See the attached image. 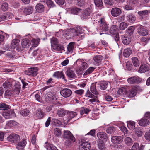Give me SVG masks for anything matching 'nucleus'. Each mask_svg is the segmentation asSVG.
I'll list each match as a JSON object with an SVG mask.
<instances>
[{
	"instance_id": "obj_1",
	"label": "nucleus",
	"mask_w": 150,
	"mask_h": 150,
	"mask_svg": "<svg viewBox=\"0 0 150 150\" xmlns=\"http://www.w3.org/2000/svg\"><path fill=\"white\" fill-rule=\"evenodd\" d=\"M83 30L79 26L76 27V39L79 41L83 38L84 36L83 33Z\"/></svg>"
},
{
	"instance_id": "obj_2",
	"label": "nucleus",
	"mask_w": 150,
	"mask_h": 150,
	"mask_svg": "<svg viewBox=\"0 0 150 150\" xmlns=\"http://www.w3.org/2000/svg\"><path fill=\"white\" fill-rule=\"evenodd\" d=\"M78 143L80 144L79 146L80 150H88L91 147L90 143L88 141L81 140L79 141Z\"/></svg>"
},
{
	"instance_id": "obj_3",
	"label": "nucleus",
	"mask_w": 150,
	"mask_h": 150,
	"mask_svg": "<svg viewBox=\"0 0 150 150\" xmlns=\"http://www.w3.org/2000/svg\"><path fill=\"white\" fill-rule=\"evenodd\" d=\"M20 139L19 136L16 134H11L7 137L8 140L13 143L19 141Z\"/></svg>"
},
{
	"instance_id": "obj_4",
	"label": "nucleus",
	"mask_w": 150,
	"mask_h": 150,
	"mask_svg": "<svg viewBox=\"0 0 150 150\" xmlns=\"http://www.w3.org/2000/svg\"><path fill=\"white\" fill-rule=\"evenodd\" d=\"M38 69L37 67L30 68L25 71V73L27 75L35 76L37 74Z\"/></svg>"
},
{
	"instance_id": "obj_5",
	"label": "nucleus",
	"mask_w": 150,
	"mask_h": 150,
	"mask_svg": "<svg viewBox=\"0 0 150 150\" xmlns=\"http://www.w3.org/2000/svg\"><path fill=\"white\" fill-rule=\"evenodd\" d=\"M142 79L138 76H133L128 78L127 81L128 83L131 84L140 83Z\"/></svg>"
},
{
	"instance_id": "obj_6",
	"label": "nucleus",
	"mask_w": 150,
	"mask_h": 150,
	"mask_svg": "<svg viewBox=\"0 0 150 150\" xmlns=\"http://www.w3.org/2000/svg\"><path fill=\"white\" fill-rule=\"evenodd\" d=\"M15 115L13 110H6L3 113V116L6 119L12 118L14 117Z\"/></svg>"
},
{
	"instance_id": "obj_7",
	"label": "nucleus",
	"mask_w": 150,
	"mask_h": 150,
	"mask_svg": "<svg viewBox=\"0 0 150 150\" xmlns=\"http://www.w3.org/2000/svg\"><path fill=\"white\" fill-rule=\"evenodd\" d=\"M103 59L101 55H97L94 56L92 60V63L95 65H98L100 63Z\"/></svg>"
},
{
	"instance_id": "obj_8",
	"label": "nucleus",
	"mask_w": 150,
	"mask_h": 150,
	"mask_svg": "<svg viewBox=\"0 0 150 150\" xmlns=\"http://www.w3.org/2000/svg\"><path fill=\"white\" fill-rule=\"evenodd\" d=\"M99 22L100 23L101 28L103 31H107L108 30V26L104 18H101Z\"/></svg>"
},
{
	"instance_id": "obj_9",
	"label": "nucleus",
	"mask_w": 150,
	"mask_h": 150,
	"mask_svg": "<svg viewBox=\"0 0 150 150\" xmlns=\"http://www.w3.org/2000/svg\"><path fill=\"white\" fill-rule=\"evenodd\" d=\"M54 93L51 92H48L45 95L46 100L52 101H55L57 99Z\"/></svg>"
},
{
	"instance_id": "obj_10",
	"label": "nucleus",
	"mask_w": 150,
	"mask_h": 150,
	"mask_svg": "<svg viewBox=\"0 0 150 150\" xmlns=\"http://www.w3.org/2000/svg\"><path fill=\"white\" fill-rule=\"evenodd\" d=\"M121 9L117 7L112 8L111 11V15L113 17H116L119 16L121 13Z\"/></svg>"
},
{
	"instance_id": "obj_11",
	"label": "nucleus",
	"mask_w": 150,
	"mask_h": 150,
	"mask_svg": "<svg viewBox=\"0 0 150 150\" xmlns=\"http://www.w3.org/2000/svg\"><path fill=\"white\" fill-rule=\"evenodd\" d=\"M85 96L87 97L91 98V99L89 100V101L90 102L93 103L96 101V99L97 97V96L93 94L89 90L87 91V92L86 93Z\"/></svg>"
},
{
	"instance_id": "obj_12",
	"label": "nucleus",
	"mask_w": 150,
	"mask_h": 150,
	"mask_svg": "<svg viewBox=\"0 0 150 150\" xmlns=\"http://www.w3.org/2000/svg\"><path fill=\"white\" fill-rule=\"evenodd\" d=\"M60 93L64 97H69L72 93L71 91L69 89L65 88L60 91Z\"/></svg>"
},
{
	"instance_id": "obj_13",
	"label": "nucleus",
	"mask_w": 150,
	"mask_h": 150,
	"mask_svg": "<svg viewBox=\"0 0 150 150\" xmlns=\"http://www.w3.org/2000/svg\"><path fill=\"white\" fill-rule=\"evenodd\" d=\"M91 13V11L89 8H87L83 11L81 15V17L82 19L87 18L89 16Z\"/></svg>"
},
{
	"instance_id": "obj_14",
	"label": "nucleus",
	"mask_w": 150,
	"mask_h": 150,
	"mask_svg": "<svg viewBox=\"0 0 150 150\" xmlns=\"http://www.w3.org/2000/svg\"><path fill=\"white\" fill-rule=\"evenodd\" d=\"M26 144V140L23 139L18 143L16 148L18 150H23Z\"/></svg>"
},
{
	"instance_id": "obj_15",
	"label": "nucleus",
	"mask_w": 150,
	"mask_h": 150,
	"mask_svg": "<svg viewBox=\"0 0 150 150\" xmlns=\"http://www.w3.org/2000/svg\"><path fill=\"white\" fill-rule=\"evenodd\" d=\"M149 65L147 64H142L139 68L138 71L140 73H143L148 71L149 70Z\"/></svg>"
},
{
	"instance_id": "obj_16",
	"label": "nucleus",
	"mask_w": 150,
	"mask_h": 150,
	"mask_svg": "<svg viewBox=\"0 0 150 150\" xmlns=\"http://www.w3.org/2000/svg\"><path fill=\"white\" fill-rule=\"evenodd\" d=\"M123 137L120 136H114L111 138V141L115 144L120 143L123 141Z\"/></svg>"
},
{
	"instance_id": "obj_17",
	"label": "nucleus",
	"mask_w": 150,
	"mask_h": 150,
	"mask_svg": "<svg viewBox=\"0 0 150 150\" xmlns=\"http://www.w3.org/2000/svg\"><path fill=\"white\" fill-rule=\"evenodd\" d=\"M138 33L140 35H146L148 34L147 31L143 26H140L138 28Z\"/></svg>"
},
{
	"instance_id": "obj_18",
	"label": "nucleus",
	"mask_w": 150,
	"mask_h": 150,
	"mask_svg": "<svg viewBox=\"0 0 150 150\" xmlns=\"http://www.w3.org/2000/svg\"><path fill=\"white\" fill-rule=\"evenodd\" d=\"M98 138L100 140L103 141H105L108 139V137L106 133L103 132H98L97 134Z\"/></svg>"
},
{
	"instance_id": "obj_19",
	"label": "nucleus",
	"mask_w": 150,
	"mask_h": 150,
	"mask_svg": "<svg viewBox=\"0 0 150 150\" xmlns=\"http://www.w3.org/2000/svg\"><path fill=\"white\" fill-rule=\"evenodd\" d=\"M137 91V88L135 87H133L127 93V95L130 98L133 97L136 95Z\"/></svg>"
},
{
	"instance_id": "obj_20",
	"label": "nucleus",
	"mask_w": 150,
	"mask_h": 150,
	"mask_svg": "<svg viewBox=\"0 0 150 150\" xmlns=\"http://www.w3.org/2000/svg\"><path fill=\"white\" fill-rule=\"evenodd\" d=\"M16 94H19V89L17 88L16 90H14V91H11L9 90H7L5 92L4 95L6 96H10L12 95H15V93Z\"/></svg>"
},
{
	"instance_id": "obj_21",
	"label": "nucleus",
	"mask_w": 150,
	"mask_h": 150,
	"mask_svg": "<svg viewBox=\"0 0 150 150\" xmlns=\"http://www.w3.org/2000/svg\"><path fill=\"white\" fill-rule=\"evenodd\" d=\"M31 44L30 40L27 39H23L22 40L21 44L23 48H27L29 47Z\"/></svg>"
},
{
	"instance_id": "obj_22",
	"label": "nucleus",
	"mask_w": 150,
	"mask_h": 150,
	"mask_svg": "<svg viewBox=\"0 0 150 150\" xmlns=\"http://www.w3.org/2000/svg\"><path fill=\"white\" fill-rule=\"evenodd\" d=\"M149 121L147 119L142 118L139 121V125L142 126H146L149 124Z\"/></svg>"
},
{
	"instance_id": "obj_23",
	"label": "nucleus",
	"mask_w": 150,
	"mask_h": 150,
	"mask_svg": "<svg viewBox=\"0 0 150 150\" xmlns=\"http://www.w3.org/2000/svg\"><path fill=\"white\" fill-rule=\"evenodd\" d=\"M53 76L58 78H62L65 81H67V80L65 79L64 74L62 72H56L53 74Z\"/></svg>"
},
{
	"instance_id": "obj_24",
	"label": "nucleus",
	"mask_w": 150,
	"mask_h": 150,
	"mask_svg": "<svg viewBox=\"0 0 150 150\" xmlns=\"http://www.w3.org/2000/svg\"><path fill=\"white\" fill-rule=\"evenodd\" d=\"M13 15L9 13H4L1 16V19L2 21L9 20L12 18Z\"/></svg>"
},
{
	"instance_id": "obj_25",
	"label": "nucleus",
	"mask_w": 150,
	"mask_h": 150,
	"mask_svg": "<svg viewBox=\"0 0 150 150\" xmlns=\"http://www.w3.org/2000/svg\"><path fill=\"white\" fill-rule=\"evenodd\" d=\"M122 41L124 44L127 45L130 43L131 40L127 35H124L122 36Z\"/></svg>"
},
{
	"instance_id": "obj_26",
	"label": "nucleus",
	"mask_w": 150,
	"mask_h": 150,
	"mask_svg": "<svg viewBox=\"0 0 150 150\" xmlns=\"http://www.w3.org/2000/svg\"><path fill=\"white\" fill-rule=\"evenodd\" d=\"M136 17L131 13L128 14L126 16V19L127 21L129 22L133 23L136 20Z\"/></svg>"
},
{
	"instance_id": "obj_27",
	"label": "nucleus",
	"mask_w": 150,
	"mask_h": 150,
	"mask_svg": "<svg viewBox=\"0 0 150 150\" xmlns=\"http://www.w3.org/2000/svg\"><path fill=\"white\" fill-rule=\"evenodd\" d=\"M150 13L149 11L148 10L140 11L138 12V14L142 18L144 17H147Z\"/></svg>"
},
{
	"instance_id": "obj_28",
	"label": "nucleus",
	"mask_w": 150,
	"mask_h": 150,
	"mask_svg": "<svg viewBox=\"0 0 150 150\" xmlns=\"http://www.w3.org/2000/svg\"><path fill=\"white\" fill-rule=\"evenodd\" d=\"M64 138L65 139L74 138V137L69 131H64Z\"/></svg>"
},
{
	"instance_id": "obj_29",
	"label": "nucleus",
	"mask_w": 150,
	"mask_h": 150,
	"mask_svg": "<svg viewBox=\"0 0 150 150\" xmlns=\"http://www.w3.org/2000/svg\"><path fill=\"white\" fill-rule=\"evenodd\" d=\"M66 74L69 78H73L75 74L73 71V68L68 69L66 71Z\"/></svg>"
},
{
	"instance_id": "obj_30",
	"label": "nucleus",
	"mask_w": 150,
	"mask_h": 150,
	"mask_svg": "<svg viewBox=\"0 0 150 150\" xmlns=\"http://www.w3.org/2000/svg\"><path fill=\"white\" fill-rule=\"evenodd\" d=\"M35 8L37 12L42 13L44 11V7L42 4L39 3L36 5Z\"/></svg>"
},
{
	"instance_id": "obj_31",
	"label": "nucleus",
	"mask_w": 150,
	"mask_h": 150,
	"mask_svg": "<svg viewBox=\"0 0 150 150\" xmlns=\"http://www.w3.org/2000/svg\"><path fill=\"white\" fill-rule=\"evenodd\" d=\"M20 40L18 39H13L12 42L11 44V47L12 48H15V47H17L19 48L18 46V43L20 42Z\"/></svg>"
},
{
	"instance_id": "obj_32",
	"label": "nucleus",
	"mask_w": 150,
	"mask_h": 150,
	"mask_svg": "<svg viewBox=\"0 0 150 150\" xmlns=\"http://www.w3.org/2000/svg\"><path fill=\"white\" fill-rule=\"evenodd\" d=\"M90 91L92 93L95 95H98V94L96 88V84L95 83H92L91 85Z\"/></svg>"
},
{
	"instance_id": "obj_33",
	"label": "nucleus",
	"mask_w": 150,
	"mask_h": 150,
	"mask_svg": "<svg viewBox=\"0 0 150 150\" xmlns=\"http://www.w3.org/2000/svg\"><path fill=\"white\" fill-rule=\"evenodd\" d=\"M67 113V111L63 109H60L58 110L57 112V114L59 117L64 116Z\"/></svg>"
},
{
	"instance_id": "obj_34",
	"label": "nucleus",
	"mask_w": 150,
	"mask_h": 150,
	"mask_svg": "<svg viewBox=\"0 0 150 150\" xmlns=\"http://www.w3.org/2000/svg\"><path fill=\"white\" fill-rule=\"evenodd\" d=\"M117 27L116 25H113L110 28V32L111 34L114 35L116 34L117 32Z\"/></svg>"
},
{
	"instance_id": "obj_35",
	"label": "nucleus",
	"mask_w": 150,
	"mask_h": 150,
	"mask_svg": "<svg viewBox=\"0 0 150 150\" xmlns=\"http://www.w3.org/2000/svg\"><path fill=\"white\" fill-rule=\"evenodd\" d=\"M132 62L133 65L136 67H138L140 65V61L136 57H133L132 58Z\"/></svg>"
},
{
	"instance_id": "obj_36",
	"label": "nucleus",
	"mask_w": 150,
	"mask_h": 150,
	"mask_svg": "<svg viewBox=\"0 0 150 150\" xmlns=\"http://www.w3.org/2000/svg\"><path fill=\"white\" fill-rule=\"evenodd\" d=\"M132 51L129 48H126L124 50L123 54L124 56L126 57H129Z\"/></svg>"
},
{
	"instance_id": "obj_37",
	"label": "nucleus",
	"mask_w": 150,
	"mask_h": 150,
	"mask_svg": "<svg viewBox=\"0 0 150 150\" xmlns=\"http://www.w3.org/2000/svg\"><path fill=\"white\" fill-rule=\"evenodd\" d=\"M127 127L130 129H135V122L132 121H129L127 122Z\"/></svg>"
},
{
	"instance_id": "obj_38",
	"label": "nucleus",
	"mask_w": 150,
	"mask_h": 150,
	"mask_svg": "<svg viewBox=\"0 0 150 150\" xmlns=\"http://www.w3.org/2000/svg\"><path fill=\"white\" fill-rule=\"evenodd\" d=\"M109 85L107 81H102L100 84V88L101 90H105Z\"/></svg>"
},
{
	"instance_id": "obj_39",
	"label": "nucleus",
	"mask_w": 150,
	"mask_h": 150,
	"mask_svg": "<svg viewBox=\"0 0 150 150\" xmlns=\"http://www.w3.org/2000/svg\"><path fill=\"white\" fill-rule=\"evenodd\" d=\"M117 93L119 95L121 96L127 94L126 89L124 88H122L119 89L117 91Z\"/></svg>"
},
{
	"instance_id": "obj_40",
	"label": "nucleus",
	"mask_w": 150,
	"mask_h": 150,
	"mask_svg": "<svg viewBox=\"0 0 150 150\" xmlns=\"http://www.w3.org/2000/svg\"><path fill=\"white\" fill-rule=\"evenodd\" d=\"M47 150H58L55 146L50 144H47L45 146Z\"/></svg>"
},
{
	"instance_id": "obj_41",
	"label": "nucleus",
	"mask_w": 150,
	"mask_h": 150,
	"mask_svg": "<svg viewBox=\"0 0 150 150\" xmlns=\"http://www.w3.org/2000/svg\"><path fill=\"white\" fill-rule=\"evenodd\" d=\"M36 115L38 117L40 118L43 117L45 114L40 109H38L37 111Z\"/></svg>"
},
{
	"instance_id": "obj_42",
	"label": "nucleus",
	"mask_w": 150,
	"mask_h": 150,
	"mask_svg": "<svg viewBox=\"0 0 150 150\" xmlns=\"http://www.w3.org/2000/svg\"><path fill=\"white\" fill-rule=\"evenodd\" d=\"M51 46L53 48L58 44L57 39L54 37L52 38L51 39Z\"/></svg>"
},
{
	"instance_id": "obj_43",
	"label": "nucleus",
	"mask_w": 150,
	"mask_h": 150,
	"mask_svg": "<svg viewBox=\"0 0 150 150\" xmlns=\"http://www.w3.org/2000/svg\"><path fill=\"white\" fill-rule=\"evenodd\" d=\"M95 68L93 67H90L85 71L83 74V76L87 75L91 73L95 69Z\"/></svg>"
},
{
	"instance_id": "obj_44",
	"label": "nucleus",
	"mask_w": 150,
	"mask_h": 150,
	"mask_svg": "<svg viewBox=\"0 0 150 150\" xmlns=\"http://www.w3.org/2000/svg\"><path fill=\"white\" fill-rule=\"evenodd\" d=\"M66 139V141L65 142V144L66 145L69 146L73 143L75 140H74V138L73 139Z\"/></svg>"
},
{
	"instance_id": "obj_45",
	"label": "nucleus",
	"mask_w": 150,
	"mask_h": 150,
	"mask_svg": "<svg viewBox=\"0 0 150 150\" xmlns=\"http://www.w3.org/2000/svg\"><path fill=\"white\" fill-rule=\"evenodd\" d=\"M98 146L100 150H105L106 148L105 145L103 142H99L98 143Z\"/></svg>"
},
{
	"instance_id": "obj_46",
	"label": "nucleus",
	"mask_w": 150,
	"mask_h": 150,
	"mask_svg": "<svg viewBox=\"0 0 150 150\" xmlns=\"http://www.w3.org/2000/svg\"><path fill=\"white\" fill-rule=\"evenodd\" d=\"M33 10V7L30 6L26 8L25 9V12L27 15L30 14L32 13Z\"/></svg>"
},
{
	"instance_id": "obj_47",
	"label": "nucleus",
	"mask_w": 150,
	"mask_h": 150,
	"mask_svg": "<svg viewBox=\"0 0 150 150\" xmlns=\"http://www.w3.org/2000/svg\"><path fill=\"white\" fill-rule=\"evenodd\" d=\"M54 134L55 136L60 137L61 134V131L59 128H55L54 130Z\"/></svg>"
},
{
	"instance_id": "obj_48",
	"label": "nucleus",
	"mask_w": 150,
	"mask_h": 150,
	"mask_svg": "<svg viewBox=\"0 0 150 150\" xmlns=\"http://www.w3.org/2000/svg\"><path fill=\"white\" fill-rule=\"evenodd\" d=\"M17 125V123L13 120H10L8 121L6 124V126H8L10 127H13Z\"/></svg>"
},
{
	"instance_id": "obj_49",
	"label": "nucleus",
	"mask_w": 150,
	"mask_h": 150,
	"mask_svg": "<svg viewBox=\"0 0 150 150\" xmlns=\"http://www.w3.org/2000/svg\"><path fill=\"white\" fill-rule=\"evenodd\" d=\"M45 1L47 6L49 8L53 7L55 6L53 2L50 0H46Z\"/></svg>"
},
{
	"instance_id": "obj_50",
	"label": "nucleus",
	"mask_w": 150,
	"mask_h": 150,
	"mask_svg": "<svg viewBox=\"0 0 150 150\" xmlns=\"http://www.w3.org/2000/svg\"><path fill=\"white\" fill-rule=\"evenodd\" d=\"M74 44V42H71L69 44L67 47V49L69 52H73Z\"/></svg>"
},
{
	"instance_id": "obj_51",
	"label": "nucleus",
	"mask_w": 150,
	"mask_h": 150,
	"mask_svg": "<svg viewBox=\"0 0 150 150\" xmlns=\"http://www.w3.org/2000/svg\"><path fill=\"white\" fill-rule=\"evenodd\" d=\"M29 111L27 109H25L21 110L20 112V114L23 116H26L29 115Z\"/></svg>"
},
{
	"instance_id": "obj_52",
	"label": "nucleus",
	"mask_w": 150,
	"mask_h": 150,
	"mask_svg": "<svg viewBox=\"0 0 150 150\" xmlns=\"http://www.w3.org/2000/svg\"><path fill=\"white\" fill-rule=\"evenodd\" d=\"M115 131V128L112 126L108 127L106 131L108 133L111 134Z\"/></svg>"
},
{
	"instance_id": "obj_53",
	"label": "nucleus",
	"mask_w": 150,
	"mask_h": 150,
	"mask_svg": "<svg viewBox=\"0 0 150 150\" xmlns=\"http://www.w3.org/2000/svg\"><path fill=\"white\" fill-rule=\"evenodd\" d=\"M67 115H68L69 119L68 120L69 121V120L72 119L75 116L74 112L69 111L67 113Z\"/></svg>"
},
{
	"instance_id": "obj_54",
	"label": "nucleus",
	"mask_w": 150,
	"mask_h": 150,
	"mask_svg": "<svg viewBox=\"0 0 150 150\" xmlns=\"http://www.w3.org/2000/svg\"><path fill=\"white\" fill-rule=\"evenodd\" d=\"M1 9L3 11L7 10L8 8V4L6 3H3L1 6Z\"/></svg>"
},
{
	"instance_id": "obj_55",
	"label": "nucleus",
	"mask_w": 150,
	"mask_h": 150,
	"mask_svg": "<svg viewBox=\"0 0 150 150\" xmlns=\"http://www.w3.org/2000/svg\"><path fill=\"white\" fill-rule=\"evenodd\" d=\"M9 108V106L4 103L0 105V110H6Z\"/></svg>"
},
{
	"instance_id": "obj_56",
	"label": "nucleus",
	"mask_w": 150,
	"mask_h": 150,
	"mask_svg": "<svg viewBox=\"0 0 150 150\" xmlns=\"http://www.w3.org/2000/svg\"><path fill=\"white\" fill-rule=\"evenodd\" d=\"M94 2L97 7L101 6L103 5L102 0H94Z\"/></svg>"
},
{
	"instance_id": "obj_57",
	"label": "nucleus",
	"mask_w": 150,
	"mask_h": 150,
	"mask_svg": "<svg viewBox=\"0 0 150 150\" xmlns=\"http://www.w3.org/2000/svg\"><path fill=\"white\" fill-rule=\"evenodd\" d=\"M53 49L57 50L59 51L63 50L64 49V47L60 45L57 44L55 47H54Z\"/></svg>"
},
{
	"instance_id": "obj_58",
	"label": "nucleus",
	"mask_w": 150,
	"mask_h": 150,
	"mask_svg": "<svg viewBox=\"0 0 150 150\" xmlns=\"http://www.w3.org/2000/svg\"><path fill=\"white\" fill-rule=\"evenodd\" d=\"M40 40H36L33 39L31 40V42L32 45H33L34 47L37 46L39 44Z\"/></svg>"
},
{
	"instance_id": "obj_59",
	"label": "nucleus",
	"mask_w": 150,
	"mask_h": 150,
	"mask_svg": "<svg viewBox=\"0 0 150 150\" xmlns=\"http://www.w3.org/2000/svg\"><path fill=\"white\" fill-rule=\"evenodd\" d=\"M127 24L125 22H122L120 23L119 28L120 30H123L127 27Z\"/></svg>"
},
{
	"instance_id": "obj_60",
	"label": "nucleus",
	"mask_w": 150,
	"mask_h": 150,
	"mask_svg": "<svg viewBox=\"0 0 150 150\" xmlns=\"http://www.w3.org/2000/svg\"><path fill=\"white\" fill-rule=\"evenodd\" d=\"M135 133L139 137L141 136L143 134V132L139 128H136L135 129Z\"/></svg>"
},
{
	"instance_id": "obj_61",
	"label": "nucleus",
	"mask_w": 150,
	"mask_h": 150,
	"mask_svg": "<svg viewBox=\"0 0 150 150\" xmlns=\"http://www.w3.org/2000/svg\"><path fill=\"white\" fill-rule=\"evenodd\" d=\"M80 63H81V65L80 66V67L82 70L86 68L88 66L87 64L85 62H80Z\"/></svg>"
},
{
	"instance_id": "obj_62",
	"label": "nucleus",
	"mask_w": 150,
	"mask_h": 150,
	"mask_svg": "<svg viewBox=\"0 0 150 150\" xmlns=\"http://www.w3.org/2000/svg\"><path fill=\"white\" fill-rule=\"evenodd\" d=\"M84 4V0H77L76 4L79 6H82Z\"/></svg>"
},
{
	"instance_id": "obj_63",
	"label": "nucleus",
	"mask_w": 150,
	"mask_h": 150,
	"mask_svg": "<svg viewBox=\"0 0 150 150\" xmlns=\"http://www.w3.org/2000/svg\"><path fill=\"white\" fill-rule=\"evenodd\" d=\"M3 86L5 88H8L11 86V84L8 81H6L3 84Z\"/></svg>"
},
{
	"instance_id": "obj_64",
	"label": "nucleus",
	"mask_w": 150,
	"mask_h": 150,
	"mask_svg": "<svg viewBox=\"0 0 150 150\" xmlns=\"http://www.w3.org/2000/svg\"><path fill=\"white\" fill-rule=\"evenodd\" d=\"M144 137L146 140L150 141V130L145 133Z\"/></svg>"
}]
</instances>
